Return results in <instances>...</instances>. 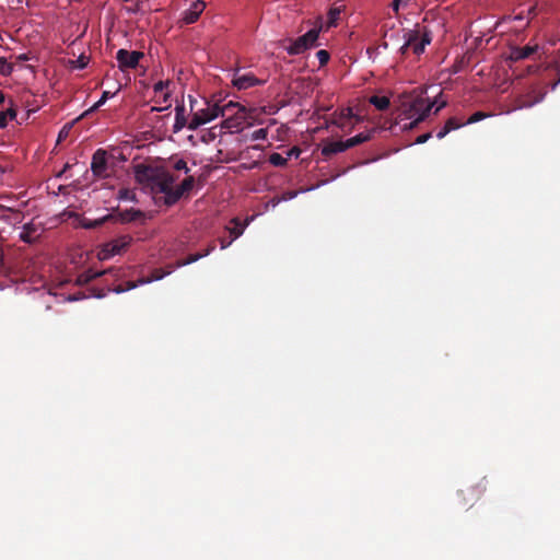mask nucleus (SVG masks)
<instances>
[{
  "mask_svg": "<svg viewBox=\"0 0 560 560\" xmlns=\"http://www.w3.org/2000/svg\"><path fill=\"white\" fill-rule=\"evenodd\" d=\"M434 102H431L428 97L422 95L416 96L415 98L405 102L402 104V114L406 119H410L409 124L404 126V130L413 129L420 122H422L430 114Z\"/></svg>",
  "mask_w": 560,
  "mask_h": 560,
  "instance_id": "1",
  "label": "nucleus"
},
{
  "mask_svg": "<svg viewBox=\"0 0 560 560\" xmlns=\"http://www.w3.org/2000/svg\"><path fill=\"white\" fill-rule=\"evenodd\" d=\"M323 26L314 27L310 30L304 35L298 37L296 39H290L289 45L284 46L287 52L291 56H296L305 52L306 50L318 46L317 39L319 37V33Z\"/></svg>",
  "mask_w": 560,
  "mask_h": 560,
  "instance_id": "2",
  "label": "nucleus"
},
{
  "mask_svg": "<svg viewBox=\"0 0 560 560\" xmlns=\"http://www.w3.org/2000/svg\"><path fill=\"white\" fill-rule=\"evenodd\" d=\"M176 178L168 172L160 170L150 189L154 195L163 194L164 203L168 206V197L174 192Z\"/></svg>",
  "mask_w": 560,
  "mask_h": 560,
  "instance_id": "3",
  "label": "nucleus"
},
{
  "mask_svg": "<svg viewBox=\"0 0 560 560\" xmlns=\"http://www.w3.org/2000/svg\"><path fill=\"white\" fill-rule=\"evenodd\" d=\"M220 113H222V109H220L219 104H207L206 108L199 109L194 113L190 121L188 122V129L189 130H196L200 126L210 122L211 120L215 119L220 116Z\"/></svg>",
  "mask_w": 560,
  "mask_h": 560,
  "instance_id": "4",
  "label": "nucleus"
},
{
  "mask_svg": "<svg viewBox=\"0 0 560 560\" xmlns=\"http://www.w3.org/2000/svg\"><path fill=\"white\" fill-rule=\"evenodd\" d=\"M411 33L417 34V38L410 45V49L419 56L424 51L425 46L432 42V32L427 26L416 24L415 28L405 30L404 36H409Z\"/></svg>",
  "mask_w": 560,
  "mask_h": 560,
  "instance_id": "5",
  "label": "nucleus"
},
{
  "mask_svg": "<svg viewBox=\"0 0 560 560\" xmlns=\"http://www.w3.org/2000/svg\"><path fill=\"white\" fill-rule=\"evenodd\" d=\"M131 241V236L122 235L106 243L98 254L100 258L108 259L115 255L121 254L130 245Z\"/></svg>",
  "mask_w": 560,
  "mask_h": 560,
  "instance_id": "6",
  "label": "nucleus"
},
{
  "mask_svg": "<svg viewBox=\"0 0 560 560\" xmlns=\"http://www.w3.org/2000/svg\"><path fill=\"white\" fill-rule=\"evenodd\" d=\"M91 171L93 175L97 178L109 177L107 152L104 149H97L93 153L91 161Z\"/></svg>",
  "mask_w": 560,
  "mask_h": 560,
  "instance_id": "7",
  "label": "nucleus"
},
{
  "mask_svg": "<svg viewBox=\"0 0 560 560\" xmlns=\"http://www.w3.org/2000/svg\"><path fill=\"white\" fill-rule=\"evenodd\" d=\"M144 54L141 51L132 50L129 51L127 49H119L116 52V59L118 61V67L120 70L125 71L127 69H135L139 65L141 58H143Z\"/></svg>",
  "mask_w": 560,
  "mask_h": 560,
  "instance_id": "8",
  "label": "nucleus"
},
{
  "mask_svg": "<svg viewBox=\"0 0 560 560\" xmlns=\"http://www.w3.org/2000/svg\"><path fill=\"white\" fill-rule=\"evenodd\" d=\"M160 170L152 166L139 164L136 166V179L139 184L151 187Z\"/></svg>",
  "mask_w": 560,
  "mask_h": 560,
  "instance_id": "9",
  "label": "nucleus"
},
{
  "mask_svg": "<svg viewBox=\"0 0 560 560\" xmlns=\"http://www.w3.org/2000/svg\"><path fill=\"white\" fill-rule=\"evenodd\" d=\"M115 218L112 220L113 222H120V223H129L138 220H144L145 215L144 213L139 209H128L120 211L118 208L113 212Z\"/></svg>",
  "mask_w": 560,
  "mask_h": 560,
  "instance_id": "10",
  "label": "nucleus"
},
{
  "mask_svg": "<svg viewBox=\"0 0 560 560\" xmlns=\"http://www.w3.org/2000/svg\"><path fill=\"white\" fill-rule=\"evenodd\" d=\"M232 83L238 90H246L255 85H261L265 81L257 79L253 73H235Z\"/></svg>",
  "mask_w": 560,
  "mask_h": 560,
  "instance_id": "11",
  "label": "nucleus"
},
{
  "mask_svg": "<svg viewBox=\"0 0 560 560\" xmlns=\"http://www.w3.org/2000/svg\"><path fill=\"white\" fill-rule=\"evenodd\" d=\"M205 8H206V4L202 0L194 1L190 4L189 9H187L183 12L182 21L184 22V24H192V23L197 22L200 14L203 12Z\"/></svg>",
  "mask_w": 560,
  "mask_h": 560,
  "instance_id": "12",
  "label": "nucleus"
},
{
  "mask_svg": "<svg viewBox=\"0 0 560 560\" xmlns=\"http://www.w3.org/2000/svg\"><path fill=\"white\" fill-rule=\"evenodd\" d=\"M537 49H538L537 45H535V46L526 45L524 47L513 46L510 48L508 59L511 61H514V62L523 60V59H527L533 54H535L537 51Z\"/></svg>",
  "mask_w": 560,
  "mask_h": 560,
  "instance_id": "13",
  "label": "nucleus"
},
{
  "mask_svg": "<svg viewBox=\"0 0 560 560\" xmlns=\"http://www.w3.org/2000/svg\"><path fill=\"white\" fill-rule=\"evenodd\" d=\"M195 185V178L192 176L186 177L179 186L174 187V192L168 197V206L175 205L185 192L192 189Z\"/></svg>",
  "mask_w": 560,
  "mask_h": 560,
  "instance_id": "14",
  "label": "nucleus"
},
{
  "mask_svg": "<svg viewBox=\"0 0 560 560\" xmlns=\"http://www.w3.org/2000/svg\"><path fill=\"white\" fill-rule=\"evenodd\" d=\"M107 273H113L114 276H118V270L108 269V270H104V271H97V270H93V269H88L78 276L77 284L85 285V284L90 283L92 280H94L101 276L107 275Z\"/></svg>",
  "mask_w": 560,
  "mask_h": 560,
  "instance_id": "15",
  "label": "nucleus"
},
{
  "mask_svg": "<svg viewBox=\"0 0 560 560\" xmlns=\"http://www.w3.org/2000/svg\"><path fill=\"white\" fill-rule=\"evenodd\" d=\"M214 249H215V245H214V243H211L203 252L196 253V254H190V255L187 256V258L178 260L176 262L175 267H184L186 265H190L192 262H196L199 259L210 255Z\"/></svg>",
  "mask_w": 560,
  "mask_h": 560,
  "instance_id": "16",
  "label": "nucleus"
},
{
  "mask_svg": "<svg viewBox=\"0 0 560 560\" xmlns=\"http://www.w3.org/2000/svg\"><path fill=\"white\" fill-rule=\"evenodd\" d=\"M38 236V228L33 223L25 224L20 234V238L27 244L34 243Z\"/></svg>",
  "mask_w": 560,
  "mask_h": 560,
  "instance_id": "17",
  "label": "nucleus"
},
{
  "mask_svg": "<svg viewBox=\"0 0 560 560\" xmlns=\"http://www.w3.org/2000/svg\"><path fill=\"white\" fill-rule=\"evenodd\" d=\"M457 498L463 506L471 505L478 499V493L475 488L469 487L466 490H459Z\"/></svg>",
  "mask_w": 560,
  "mask_h": 560,
  "instance_id": "18",
  "label": "nucleus"
},
{
  "mask_svg": "<svg viewBox=\"0 0 560 560\" xmlns=\"http://www.w3.org/2000/svg\"><path fill=\"white\" fill-rule=\"evenodd\" d=\"M346 150H348V148L346 147V141H332L323 147L322 154L325 156H330L332 154L340 153Z\"/></svg>",
  "mask_w": 560,
  "mask_h": 560,
  "instance_id": "19",
  "label": "nucleus"
},
{
  "mask_svg": "<svg viewBox=\"0 0 560 560\" xmlns=\"http://www.w3.org/2000/svg\"><path fill=\"white\" fill-rule=\"evenodd\" d=\"M186 125L188 126L187 119L185 117V106L184 104L177 105L175 107V124L173 126V131L176 133L180 131Z\"/></svg>",
  "mask_w": 560,
  "mask_h": 560,
  "instance_id": "20",
  "label": "nucleus"
},
{
  "mask_svg": "<svg viewBox=\"0 0 560 560\" xmlns=\"http://www.w3.org/2000/svg\"><path fill=\"white\" fill-rule=\"evenodd\" d=\"M10 106L5 110H0V128H5L9 120L16 118L18 112L13 100H10Z\"/></svg>",
  "mask_w": 560,
  "mask_h": 560,
  "instance_id": "21",
  "label": "nucleus"
},
{
  "mask_svg": "<svg viewBox=\"0 0 560 560\" xmlns=\"http://www.w3.org/2000/svg\"><path fill=\"white\" fill-rule=\"evenodd\" d=\"M374 131L375 130L372 129V130L366 131V132H360L357 136L351 137V138L345 140L346 141V147L348 149H350V148H353L355 145H359V144H361L363 142H366V141L371 140Z\"/></svg>",
  "mask_w": 560,
  "mask_h": 560,
  "instance_id": "22",
  "label": "nucleus"
},
{
  "mask_svg": "<svg viewBox=\"0 0 560 560\" xmlns=\"http://www.w3.org/2000/svg\"><path fill=\"white\" fill-rule=\"evenodd\" d=\"M231 223L233 226H226V230L229 231L232 241H235L244 233L246 224L241 222L237 218L232 219Z\"/></svg>",
  "mask_w": 560,
  "mask_h": 560,
  "instance_id": "23",
  "label": "nucleus"
},
{
  "mask_svg": "<svg viewBox=\"0 0 560 560\" xmlns=\"http://www.w3.org/2000/svg\"><path fill=\"white\" fill-rule=\"evenodd\" d=\"M114 218H115V215L113 213H109V214L104 215L103 218H100L96 220L84 219L82 221V226L88 230L96 229V228L103 225L105 222L113 220Z\"/></svg>",
  "mask_w": 560,
  "mask_h": 560,
  "instance_id": "24",
  "label": "nucleus"
},
{
  "mask_svg": "<svg viewBox=\"0 0 560 560\" xmlns=\"http://www.w3.org/2000/svg\"><path fill=\"white\" fill-rule=\"evenodd\" d=\"M343 11V7H337V5H332L329 11H328V20H327V24H326V30H328L329 27L331 26H336L337 25V21L339 20V16L341 14V12Z\"/></svg>",
  "mask_w": 560,
  "mask_h": 560,
  "instance_id": "25",
  "label": "nucleus"
},
{
  "mask_svg": "<svg viewBox=\"0 0 560 560\" xmlns=\"http://www.w3.org/2000/svg\"><path fill=\"white\" fill-rule=\"evenodd\" d=\"M173 270H174V268H173V267H170V269H168V270H166V271H164V270H163V269H161V268L154 269V270L152 271V273H151V277H150V278H148V279H142V280H140L139 282H140L141 284H143V283H149V282H152V281L161 280V279H163L165 276H167V275L172 273V272H173Z\"/></svg>",
  "mask_w": 560,
  "mask_h": 560,
  "instance_id": "26",
  "label": "nucleus"
},
{
  "mask_svg": "<svg viewBox=\"0 0 560 560\" xmlns=\"http://www.w3.org/2000/svg\"><path fill=\"white\" fill-rule=\"evenodd\" d=\"M370 103L374 105L378 110H385L389 107L390 102L387 96L373 95L370 97Z\"/></svg>",
  "mask_w": 560,
  "mask_h": 560,
  "instance_id": "27",
  "label": "nucleus"
},
{
  "mask_svg": "<svg viewBox=\"0 0 560 560\" xmlns=\"http://www.w3.org/2000/svg\"><path fill=\"white\" fill-rule=\"evenodd\" d=\"M536 15V5H530L527 8V10H522L521 12H518L517 14H515L513 16V20L514 21H523V20H527V23L529 22L530 19H533L534 16Z\"/></svg>",
  "mask_w": 560,
  "mask_h": 560,
  "instance_id": "28",
  "label": "nucleus"
},
{
  "mask_svg": "<svg viewBox=\"0 0 560 560\" xmlns=\"http://www.w3.org/2000/svg\"><path fill=\"white\" fill-rule=\"evenodd\" d=\"M90 58L85 55L79 56L74 60H70L69 65L71 69H84L89 65Z\"/></svg>",
  "mask_w": 560,
  "mask_h": 560,
  "instance_id": "29",
  "label": "nucleus"
},
{
  "mask_svg": "<svg viewBox=\"0 0 560 560\" xmlns=\"http://www.w3.org/2000/svg\"><path fill=\"white\" fill-rule=\"evenodd\" d=\"M269 163L277 167H284L288 163V158H283L280 153H271L268 159Z\"/></svg>",
  "mask_w": 560,
  "mask_h": 560,
  "instance_id": "30",
  "label": "nucleus"
},
{
  "mask_svg": "<svg viewBox=\"0 0 560 560\" xmlns=\"http://www.w3.org/2000/svg\"><path fill=\"white\" fill-rule=\"evenodd\" d=\"M115 95V93H110L109 91H104L101 98L88 110L85 112L84 115L89 114L90 112H93L95 109H97L98 107H101L103 104H105V102L109 98V97H113Z\"/></svg>",
  "mask_w": 560,
  "mask_h": 560,
  "instance_id": "31",
  "label": "nucleus"
},
{
  "mask_svg": "<svg viewBox=\"0 0 560 560\" xmlns=\"http://www.w3.org/2000/svg\"><path fill=\"white\" fill-rule=\"evenodd\" d=\"M117 198L119 200H129V201H136V194L133 190L128 188H121L118 191Z\"/></svg>",
  "mask_w": 560,
  "mask_h": 560,
  "instance_id": "32",
  "label": "nucleus"
},
{
  "mask_svg": "<svg viewBox=\"0 0 560 560\" xmlns=\"http://www.w3.org/2000/svg\"><path fill=\"white\" fill-rule=\"evenodd\" d=\"M13 72V65L9 63L5 58L0 57V74L8 77Z\"/></svg>",
  "mask_w": 560,
  "mask_h": 560,
  "instance_id": "33",
  "label": "nucleus"
},
{
  "mask_svg": "<svg viewBox=\"0 0 560 560\" xmlns=\"http://www.w3.org/2000/svg\"><path fill=\"white\" fill-rule=\"evenodd\" d=\"M465 126V121L458 120L455 117H451L445 122L444 127L451 132L452 130H456L460 127Z\"/></svg>",
  "mask_w": 560,
  "mask_h": 560,
  "instance_id": "34",
  "label": "nucleus"
},
{
  "mask_svg": "<svg viewBox=\"0 0 560 560\" xmlns=\"http://www.w3.org/2000/svg\"><path fill=\"white\" fill-rule=\"evenodd\" d=\"M238 107L240 112H244L245 108L240 106L238 103H234L230 101L229 103L224 105H220V109H222V113H220V116H225L228 113H231L233 108Z\"/></svg>",
  "mask_w": 560,
  "mask_h": 560,
  "instance_id": "35",
  "label": "nucleus"
},
{
  "mask_svg": "<svg viewBox=\"0 0 560 560\" xmlns=\"http://www.w3.org/2000/svg\"><path fill=\"white\" fill-rule=\"evenodd\" d=\"M416 38H417V34H412V33L409 34V36H404L405 43L400 47L399 52L401 55H406L408 49H410V45L415 42Z\"/></svg>",
  "mask_w": 560,
  "mask_h": 560,
  "instance_id": "36",
  "label": "nucleus"
},
{
  "mask_svg": "<svg viewBox=\"0 0 560 560\" xmlns=\"http://www.w3.org/2000/svg\"><path fill=\"white\" fill-rule=\"evenodd\" d=\"M489 115L483 113V112H476L475 114H472L466 121H465V125H470V124H475V122H478L480 120H482L483 118L488 117Z\"/></svg>",
  "mask_w": 560,
  "mask_h": 560,
  "instance_id": "37",
  "label": "nucleus"
},
{
  "mask_svg": "<svg viewBox=\"0 0 560 560\" xmlns=\"http://www.w3.org/2000/svg\"><path fill=\"white\" fill-rule=\"evenodd\" d=\"M316 57L319 61V66L323 67L329 61L330 55L327 50L320 49L316 52Z\"/></svg>",
  "mask_w": 560,
  "mask_h": 560,
  "instance_id": "38",
  "label": "nucleus"
},
{
  "mask_svg": "<svg viewBox=\"0 0 560 560\" xmlns=\"http://www.w3.org/2000/svg\"><path fill=\"white\" fill-rule=\"evenodd\" d=\"M136 287H137L136 282L129 281V282H127V287L126 288H124L122 285H117L114 289L108 288L107 291H114L116 293H122V292H125L127 290L135 289Z\"/></svg>",
  "mask_w": 560,
  "mask_h": 560,
  "instance_id": "39",
  "label": "nucleus"
},
{
  "mask_svg": "<svg viewBox=\"0 0 560 560\" xmlns=\"http://www.w3.org/2000/svg\"><path fill=\"white\" fill-rule=\"evenodd\" d=\"M555 69L557 71V74H558V79L557 81H555L552 84H551V89L555 90L557 88L558 84H560V51L558 52L556 59H555Z\"/></svg>",
  "mask_w": 560,
  "mask_h": 560,
  "instance_id": "40",
  "label": "nucleus"
},
{
  "mask_svg": "<svg viewBox=\"0 0 560 560\" xmlns=\"http://www.w3.org/2000/svg\"><path fill=\"white\" fill-rule=\"evenodd\" d=\"M267 135H268L267 129L266 128H260V129L255 130L252 133V139L253 140H265L267 138Z\"/></svg>",
  "mask_w": 560,
  "mask_h": 560,
  "instance_id": "41",
  "label": "nucleus"
},
{
  "mask_svg": "<svg viewBox=\"0 0 560 560\" xmlns=\"http://www.w3.org/2000/svg\"><path fill=\"white\" fill-rule=\"evenodd\" d=\"M174 168H175L176 171H184L185 173H188V172H189V167L187 166L186 161H184L183 159L177 160V161L174 163Z\"/></svg>",
  "mask_w": 560,
  "mask_h": 560,
  "instance_id": "42",
  "label": "nucleus"
},
{
  "mask_svg": "<svg viewBox=\"0 0 560 560\" xmlns=\"http://www.w3.org/2000/svg\"><path fill=\"white\" fill-rule=\"evenodd\" d=\"M170 84V81H159L154 84L153 90L155 93L163 92Z\"/></svg>",
  "mask_w": 560,
  "mask_h": 560,
  "instance_id": "43",
  "label": "nucleus"
},
{
  "mask_svg": "<svg viewBox=\"0 0 560 560\" xmlns=\"http://www.w3.org/2000/svg\"><path fill=\"white\" fill-rule=\"evenodd\" d=\"M410 0H394L392 3V9L395 12H398L400 7H407Z\"/></svg>",
  "mask_w": 560,
  "mask_h": 560,
  "instance_id": "44",
  "label": "nucleus"
},
{
  "mask_svg": "<svg viewBox=\"0 0 560 560\" xmlns=\"http://www.w3.org/2000/svg\"><path fill=\"white\" fill-rule=\"evenodd\" d=\"M71 129V126H63L62 129L60 130L59 135H58V142H60L61 140L66 139L69 135V131Z\"/></svg>",
  "mask_w": 560,
  "mask_h": 560,
  "instance_id": "45",
  "label": "nucleus"
},
{
  "mask_svg": "<svg viewBox=\"0 0 560 560\" xmlns=\"http://www.w3.org/2000/svg\"><path fill=\"white\" fill-rule=\"evenodd\" d=\"M431 137H432V133H431V132H427V133L420 135V136L416 139V143H417V144L425 143V142L431 138Z\"/></svg>",
  "mask_w": 560,
  "mask_h": 560,
  "instance_id": "46",
  "label": "nucleus"
},
{
  "mask_svg": "<svg viewBox=\"0 0 560 560\" xmlns=\"http://www.w3.org/2000/svg\"><path fill=\"white\" fill-rule=\"evenodd\" d=\"M301 154V149L298 147H293L288 151V158H299Z\"/></svg>",
  "mask_w": 560,
  "mask_h": 560,
  "instance_id": "47",
  "label": "nucleus"
},
{
  "mask_svg": "<svg viewBox=\"0 0 560 560\" xmlns=\"http://www.w3.org/2000/svg\"><path fill=\"white\" fill-rule=\"evenodd\" d=\"M220 242V246H221V249H225L228 248L234 241H232V238L230 237V240H225V238H220L219 240Z\"/></svg>",
  "mask_w": 560,
  "mask_h": 560,
  "instance_id": "48",
  "label": "nucleus"
},
{
  "mask_svg": "<svg viewBox=\"0 0 560 560\" xmlns=\"http://www.w3.org/2000/svg\"><path fill=\"white\" fill-rule=\"evenodd\" d=\"M447 133H450V131L443 127L438 133H436V138L438 139H443Z\"/></svg>",
  "mask_w": 560,
  "mask_h": 560,
  "instance_id": "49",
  "label": "nucleus"
},
{
  "mask_svg": "<svg viewBox=\"0 0 560 560\" xmlns=\"http://www.w3.org/2000/svg\"><path fill=\"white\" fill-rule=\"evenodd\" d=\"M296 195H298V192H296V191H288V192H285V194H284L283 199H285V200H287V199H292V198H294Z\"/></svg>",
  "mask_w": 560,
  "mask_h": 560,
  "instance_id": "50",
  "label": "nucleus"
},
{
  "mask_svg": "<svg viewBox=\"0 0 560 560\" xmlns=\"http://www.w3.org/2000/svg\"><path fill=\"white\" fill-rule=\"evenodd\" d=\"M71 167V165L69 163H67L62 171L57 175V177H61L69 168Z\"/></svg>",
  "mask_w": 560,
  "mask_h": 560,
  "instance_id": "51",
  "label": "nucleus"
},
{
  "mask_svg": "<svg viewBox=\"0 0 560 560\" xmlns=\"http://www.w3.org/2000/svg\"><path fill=\"white\" fill-rule=\"evenodd\" d=\"M222 126H223L224 128H232V127H233L231 119H225V120L223 121V125H222Z\"/></svg>",
  "mask_w": 560,
  "mask_h": 560,
  "instance_id": "52",
  "label": "nucleus"
},
{
  "mask_svg": "<svg viewBox=\"0 0 560 560\" xmlns=\"http://www.w3.org/2000/svg\"><path fill=\"white\" fill-rule=\"evenodd\" d=\"M167 108H168V106H166V107H155L154 106V107H151V112H162V110L167 109Z\"/></svg>",
  "mask_w": 560,
  "mask_h": 560,
  "instance_id": "53",
  "label": "nucleus"
},
{
  "mask_svg": "<svg viewBox=\"0 0 560 560\" xmlns=\"http://www.w3.org/2000/svg\"><path fill=\"white\" fill-rule=\"evenodd\" d=\"M5 101V95L4 93L0 90V105L3 104Z\"/></svg>",
  "mask_w": 560,
  "mask_h": 560,
  "instance_id": "54",
  "label": "nucleus"
},
{
  "mask_svg": "<svg viewBox=\"0 0 560 560\" xmlns=\"http://www.w3.org/2000/svg\"><path fill=\"white\" fill-rule=\"evenodd\" d=\"M97 298H104L106 295V293L104 292V290H100L96 294H95Z\"/></svg>",
  "mask_w": 560,
  "mask_h": 560,
  "instance_id": "55",
  "label": "nucleus"
},
{
  "mask_svg": "<svg viewBox=\"0 0 560 560\" xmlns=\"http://www.w3.org/2000/svg\"><path fill=\"white\" fill-rule=\"evenodd\" d=\"M18 59L19 60H27L28 57H27V55L23 54V55H20Z\"/></svg>",
  "mask_w": 560,
  "mask_h": 560,
  "instance_id": "56",
  "label": "nucleus"
},
{
  "mask_svg": "<svg viewBox=\"0 0 560 560\" xmlns=\"http://www.w3.org/2000/svg\"><path fill=\"white\" fill-rule=\"evenodd\" d=\"M445 105H446V103H445V102H443V103H442V104L436 108L435 113H438V112H439L441 108H443Z\"/></svg>",
  "mask_w": 560,
  "mask_h": 560,
  "instance_id": "57",
  "label": "nucleus"
},
{
  "mask_svg": "<svg viewBox=\"0 0 560 560\" xmlns=\"http://www.w3.org/2000/svg\"><path fill=\"white\" fill-rule=\"evenodd\" d=\"M168 97H170V94H168V93H165V94L163 95V100H164V102H166Z\"/></svg>",
  "mask_w": 560,
  "mask_h": 560,
  "instance_id": "58",
  "label": "nucleus"
},
{
  "mask_svg": "<svg viewBox=\"0 0 560 560\" xmlns=\"http://www.w3.org/2000/svg\"><path fill=\"white\" fill-rule=\"evenodd\" d=\"M347 112H348V116H349V117H352V116H353V114H352V109H351V108H348V109H347Z\"/></svg>",
  "mask_w": 560,
  "mask_h": 560,
  "instance_id": "59",
  "label": "nucleus"
},
{
  "mask_svg": "<svg viewBox=\"0 0 560 560\" xmlns=\"http://www.w3.org/2000/svg\"><path fill=\"white\" fill-rule=\"evenodd\" d=\"M137 1V4L140 2V0H136ZM131 12H137L138 11V7L136 9H129Z\"/></svg>",
  "mask_w": 560,
  "mask_h": 560,
  "instance_id": "60",
  "label": "nucleus"
},
{
  "mask_svg": "<svg viewBox=\"0 0 560 560\" xmlns=\"http://www.w3.org/2000/svg\"><path fill=\"white\" fill-rule=\"evenodd\" d=\"M124 2H128L129 0H122Z\"/></svg>",
  "mask_w": 560,
  "mask_h": 560,
  "instance_id": "61",
  "label": "nucleus"
}]
</instances>
